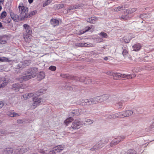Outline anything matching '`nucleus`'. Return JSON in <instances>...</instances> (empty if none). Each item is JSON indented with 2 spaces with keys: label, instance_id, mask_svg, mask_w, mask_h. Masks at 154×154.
<instances>
[{
  "label": "nucleus",
  "instance_id": "obj_1",
  "mask_svg": "<svg viewBox=\"0 0 154 154\" xmlns=\"http://www.w3.org/2000/svg\"><path fill=\"white\" fill-rule=\"evenodd\" d=\"M42 91L43 90L42 89L40 90L39 92H37L35 94H33V93L26 94L23 95V98H22L24 100H26L33 96V103L32 106H33V108L34 109L38 106L40 105L41 102V98H38V96L41 95L42 93L43 92Z\"/></svg>",
  "mask_w": 154,
  "mask_h": 154
},
{
  "label": "nucleus",
  "instance_id": "obj_2",
  "mask_svg": "<svg viewBox=\"0 0 154 154\" xmlns=\"http://www.w3.org/2000/svg\"><path fill=\"white\" fill-rule=\"evenodd\" d=\"M20 17L22 20L27 18H29V16H27L28 8L26 7H25L23 3L20 4L18 6Z\"/></svg>",
  "mask_w": 154,
  "mask_h": 154
},
{
  "label": "nucleus",
  "instance_id": "obj_3",
  "mask_svg": "<svg viewBox=\"0 0 154 154\" xmlns=\"http://www.w3.org/2000/svg\"><path fill=\"white\" fill-rule=\"evenodd\" d=\"M81 125H83V124L80 121L78 120H75L72 122L71 127H68V130L70 131V132L74 133L73 132V130L79 129Z\"/></svg>",
  "mask_w": 154,
  "mask_h": 154
},
{
  "label": "nucleus",
  "instance_id": "obj_4",
  "mask_svg": "<svg viewBox=\"0 0 154 154\" xmlns=\"http://www.w3.org/2000/svg\"><path fill=\"white\" fill-rule=\"evenodd\" d=\"M80 104L82 105H90L91 104H96L97 103V101L96 100V97L93 98L82 100L79 102Z\"/></svg>",
  "mask_w": 154,
  "mask_h": 154
},
{
  "label": "nucleus",
  "instance_id": "obj_5",
  "mask_svg": "<svg viewBox=\"0 0 154 154\" xmlns=\"http://www.w3.org/2000/svg\"><path fill=\"white\" fill-rule=\"evenodd\" d=\"M31 70V69H28V71L25 74V75L22 77V79L24 81H26L35 76V75L32 72Z\"/></svg>",
  "mask_w": 154,
  "mask_h": 154
},
{
  "label": "nucleus",
  "instance_id": "obj_6",
  "mask_svg": "<svg viewBox=\"0 0 154 154\" xmlns=\"http://www.w3.org/2000/svg\"><path fill=\"white\" fill-rule=\"evenodd\" d=\"M126 115L125 112H123L110 115L108 116V118L110 119L112 118L115 119L118 117L122 118L126 117Z\"/></svg>",
  "mask_w": 154,
  "mask_h": 154
},
{
  "label": "nucleus",
  "instance_id": "obj_7",
  "mask_svg": "<svg viewBox=\"0 0 154 154\" xmlns=\"http://www.w3.org/2000/svg\"><path fill=\"white\" fill-rule=\"evenodd\" d=\"M105 73L107 75L112 76L114 79L118 80L120 78V73L115 72H114L109 71L106 72Z\"/></svg>",
  "mask_w": 154,
  "mask_h": 154
},
{
  "label": "nucleus",
  "instance_id": "obj_8",
  "mask_svg": "<svg viewBox=\"0 0 154 154\" xmlns=\"http://www.w3.org/2000/svg\"><path fill=\"white\" fill-rule=\"evenodd\" d=\"M125 138V137L124 136H120L114 139L110 143V146H114L115 145L118 143L120 141L123 140Z\"/></svg>",
  "mask_w": 154,
  "mask_h": 154
},
{
  "label": "nucleus",
  "instance_id": "obj_9",
  "mask_svg": "<svg viewBox=\"0 0 154 154\" xmlns=\"http://www.w3.org/2000/svg\"><path fill=\"white\" fill-rule=\"evenodd\" d=\"M109 95H104L101 96L96 97L97 103H101L106 100L109 98Z\"/></svg>",
  "mask_w": 154,
  "mask_h": 154
},
{
  "label": "nucleus",
  "instance_id": "obj_10",
  "mask_svg": "<svg viewBox=\"0 0 154 154\" xmlns=\"http://www.w3.org/2000/svg\"><path fill=\"white\" fill-rule=\"evenodd\" d=\"M79 81L85 84H88L91 82V79L89 77H85L84 76H82L79 79Z\"/></svg>",
  "mask_w": 154,
  "mask_h": 154
},
{
  "label": "nucleus",
  "instance_id": "obj_11",
  "mask_svg": "<svg viewBox=\"0 0 154 154\" xmlns=\"http://www.w3.org/2000/svg\"><path fill=\"white\" fill-rule=\"evenodd\" d=\"M76 46L78 47H91L93 46V44L88 43H80L75 45Z\"/></svg>",
  "mask_w": 154,
  "mask_h": 154
},
{
  "label": "nucleus",
  "instance_id": "obj_12",
  "mask_svg": "<svg viewBox=\"0 0 154 154\" xmlns=\"http://www.w3.org/2000/svg\"><path fill=\"white\" fill-rule=\"evenodd\" d=\"M24 28L25 29L26 34L31 35L32 33V30L29 26L27 24H24L23 25Z\"/></svg>",
  "mask_w": 154,
  "mask_h": 154
},
{
  "label": "nucleus",
  "instance_id": "obj_13",
  "mask_svg": "<svg viewBox=\"0 0 154 154\" xmlns=\"http://www.w3.org/2000/svg\"><path fill=\"white\" fill-rule=\"evenodd\" d=\"M91 29H92L93 30L94 29V26L92 25L90 26H87L84 29L80 31V32L82 34H83Z\"/></svg>",
  "mask_w": 154,
  "mask_h": 154
},
{
  "label": "nucleus",
  "instance_id": "obj_14",
  "mask_svg": "<svg viewBox=\"0 0 154 154\" xmlns=\"http://www.w3.org/2000/svg\"><path fill=\"white\" fill-rule=\"evenodd\" d=\"M84 5L83 4H80L78 5H75L74 6H71L67 10V11L75 9H76L78 8L79 7H83Z\"/></svg>",
  "mask_w": 154,
  "mask_h": 154
},
{
  "label": "nucleus",
  "instance_id": "obj_15",
  "mask_svg": "<svg viewBox=\"0 0 154 154\" xmlns=\"http://www.w3.org/2000/svg\"><path fill=\"white\" fill-rule=\"evenodd\" d=\"M64 148V146L63 145H61L57 146L54 148L53 151L57 152H60Z\"/></svg>",
  "mask_w": 154,
  "mask_h": 154
},
{
  "label": "nucleus",
  "instance_id": "obj_16",
  "mask_svg": "<svg viewBox=\"0 0 154 154\" xmlns=\"http://www.w3.org/2000/svg\"><path fill=\"white\" fill-rule=\"evenodd\" d=\"M97 20V18L96 17H92L87 19L88 22L91 23H95Z\"/></svg>",
  "mask_w": 154,
  "mask_h": 154
},
{
  "label": "nucleus",
  "instance_id": "obj_17",
  "mask_svg": "<svg viewBox=\"0 0 154 154\" xmlns=\"http://www.w3.org/2000/svg\"><path fill=\"white\" fill-rule=\"evenodd\" d=\"M141 47L142 46L140 44V43L135 44L132 46L133 50L135 51H137L140 50Z\"/></svg>",
  "mask_w": 154,
  "mask_h": 154
},
{
  "label": "nucleus",
  "instance_id": "obj_18",
  "mask_svg": "<svg viewBox=\"0 0 154 154\" xmlns=\"http://www.w3.org/2000/svg\"><path fill=\"white\" fill-rule=\"evenodd\" d=\"M50 22L54 27L57 26L59 24V21L56 19H52L50 20Z\"/></svg>",
  "mask_w": 154,
  "mask_h": 154
},
{
  "label": "nucleus",
  "instance_id": "obj_19",
  "mask_svg": "<svg viewBox=\"0 0 154 154\" xmlns=\"http://www.w3.org/2000/svg\"><path fill=\"white\" fill-rule=\"evenodd\" d=\"M31 35H29L26 34V35H24L23 36L24 38L25 41L28 43H29L31 41Z\"/></svg>",
  "mask_w": 154,
  "mask_h": 154
},
{
  "label": "nucleus",
  "instance_id": "obj_20",
  "mask_svg": "<svg viewBox=\"0 0 154 154\" xmlns=\"http://www.w3.org/2000/svg\"><path fill=\"white\" fill-rule=\"evenodd\" d=\"M45 77V74L43 72H40L38 75L37 78L38 80H41Z\"/></svg>",
  "mask_w": 154,
  "mask_h": 154
},
{
  "label": "nucleus",
  "instance_id": "obj_21",
  "mask_svg": "<svg viewBox=\"0 0 154 154\" xmlns=\"http://www.w3.org/2000/svg\"><path fill=\"white\" fill-rule=\"evenodd\" d=\"M100 143L98 145L97 144L96 145L94 146L93 148H91L90 149L92 151H94L102 148L103 146V143H101V144H100L99 146H98L100 145Z\"/></svg>",
  "mask_w": 154,
  "mask_h": 154
},
{
  "label": "nucleus",
  "instance_id": "obj_22",
  "mask_svg": "<svg viewBox=\"0 0 154 154\" xmlns=\"http://www.w3.org/2000/svg\"><path fill=\"white\" fill-rule=\"evenodd\" d=\"M123 51L122 52V54L124 57H126L128 56V48L127 47H125L124 48L123 47L122 48Z\"/></svg>",
  "mask_w": 154,
  "mask_h": 154
},
{
  "label": "nucleus",
  "instance_id": "obj_23",
  "mask_svg": "<svg viewBox=\"0 0 154 154\" xmlns=\"http://www.w3.org/2000/svg\"><path fill=\"white\" fill-rule=\"evenodd\" d=\"M84 122L83 124V125H88L92 124L93 123V121L92 120L87 119L84 121Z\"/></svg>",
  "mask_w": 154,
  "mask_h": 154
},
{
  "label": "nucleus",
  "instance_id": "obj_24",
  "mask_svg": "<svg viewBox=\"0 0 154 154\" xmlns=\"http://www.w3.org/2000/svg\"><path fill=\"white\" fill-rule=\"evenodd\" d=\"M73 120V119L71 117H69L67 118L64 121V123L66 126L68 125L69 123L71 122Z\"/></svg>",
  "mask_w": 154,
  "mask_h": 154
},
{
  "label": "nucleus",
  "instance_id": "obj_25",
  "mask_svg": "<svg viewBox=\"0 0 154 154\" xmlns=\"http://www.w3.org/2000/svg\"><path fill=\"white\" fill-rule=\"evenodd\" d=\"M11 61V60H9L8 58L5 57H0V62H10Z\"/></svg>",
  "mask_w": 154,
  "mask_h": 154
},
{
  "label": "nucleus",
  "instance_id": "obj_26",
  "mask_svg": "<svg viewBox=\"0 0 154 154\" xmlns=\"http://www.w3.org/2000/svg\"><path fill=\"white\" fill-rule=\"evenodd\" d=\"M125 7L122 5L120 6L114 8V10L115 11H119L122 10H123Z\"/></svg>",
  "mask_w": 154,
  "mask_h": 154
},
{
  "label": "nucleus",
  "instance_id": "obj_27",
  "mask_svg": "<svg viewBox=\"0 0 154 154\" xmlns=\"http://www.w3.org/2000/svg\"><path fill=\"white\" fill-rule=\"evenodd\" d=\"M13 151L12 148H7L6 150L4 151V154H12Z\"/></svg>",
  "mask_w": 154,
  "mask_h": 154
},
{
  "label": "nucleus",
  "instance_id": "obj_28",
  "mask_svg": "<svg viewBox=\"0 0 154 154\" xmlns=\"http://www.w3.org/2000/svg\"><path fill=\"white\" fill-rule=\"evenodd\" d=\"M27 151V149L23 148L20 149L19 151L17 150V154H22Z\"/></svg>",
  "mask_w": 154,
  "mask_h": 154
},
{
  "label": "nucleus",
  "instance_id": "obj_29",
  "mask_svg": "<svg viewBox=\"0 0 154 154\" xmlns=\"http://www.w3.org/2000/svg\"><path fill=\"white\" fill-rule=\"evenodd\" d=\"M11 16L12 19L15 21H16L18 18L17 15L13 13L11 14Z\"/></svg>",
  "mask_w": 154,
  "mask_h": 154
},
{
  "label": "nucleus",
  "instance_id": "obj_30",
  "mask_svg": "<svg viewBox=\"0 0 154 154\" xmlns=\"http://www.w3.org/2000/svg\"><path fill=\"white\" fill-rule=\"evenodd\" d=\"M125 112L126 114V117L130 116L133 113V111L130 110H127L125 111Z\"/></svg>",
  "mask_w": 154,
  "mask_h": 154
},
{
  "label": "nucleus",
  "instance_id": "obj_31",
  "mask_svg": "<svg viewBox=\"0 0 154 154\" xmlns=\"http://www.w3.org/2000/svg\"><path fill=\"white\" fill-rule=\"evenodd\" d=\"M137 10V9L136 8H132L131 9H128L127 10V12L128 14H132L134 12H135Z\"/></svg>",
  "mask_w": 154,
  "mask_h": 154
},
{
  "label": "nucleus",
  "instance_id": "obj_32",
  "mask_svg": "<svg viewBox=\"0 0 154 154\" xmlns=\"http://www.w3.org/2000/svg\"><path fill=\"white\" fill-rule=\"evenodd\" d=\"M37 12V11L35 10L31 12L30 13H28L27 16L29 17V18L36 14Z\"/></svg>",
  "mask_w": 154,
  "mask_h": 154
},
{
  "label": "nucleus",
  "instance_id": "obj_33",
  "mask_svg": "<svg viewBox=\"0 0 154 154\" xmlns=\"http://www.w3.org/2000/svg\"><path fill=\"white\" fill-rule=\"evenodd\" d=\"M7 16V13L5 11H3L1 14L0 16L1 19H4Z\"/></svg>",
  "mask_w": 154,
  "mask_h": 154
},
{
  "label": "nucleus",
  "instance_id": "obj_34",
  "mask_svg": "<svg viewBox=\"0 0 154 154\" xmlns=\"http://www.w3.org/2000/svg\"><path fill=\"white\" fill-rule=\"evenodd\" d=\"M8 83V81L5 80L3 81L2 83L0 84V87H5V86Z\"/></svg>",
  "mask_w": 154,
  "mask_h": 154
},
{
  "label": "nucleus",
  "instance_id": "obj_35",
  "mask_svg": "<svg viewBox=\"0 0 154 154\" xmlns=\"http://www.w3.org/2000/svg\"><path fill=\"white\" fill-rule=\"evenodd\" d=\"M79 110H75L73 111L72 112V114H73V116H77L80 114V113H79Z\"/></svg>",
  "mask_w": 154,
  "mask_h": 154
},
{
  "label": "nucleus",
  "instance_id": "obj_36",
  "mask_svg": "<svg viewBox=\"0 0 154 154\" xmlns=\"http://www.w3.org/2000/svg\"><path fill=\"white\" fill-rule=\"evenodd\" d=\"M128 18L129 17L127 15L122 16L120 18V19L122 20H127Z\"/></svg>",
  "mask_w": 154,
  "mask_h": 154
},
{
  "label": "nucleus",
  "instance_id": "obj_37",
  "mask_svg": "<svg viewBox=\"0 0 154 154\" xmlns=\"http://www.w3.org/2000/svg\"><path fill=\"white\" fill-rule=\"evenodd\" d=\"M99 35L104 38H106L108 37V36L107 34L106 33L103 32H101L99 34Z\"/></svg>",
  "mask_w": 154,
  "mask_h": 154
},
{
  "label": "nucleus",
  "instance_id": "obj_38",
  "mask_svg": "<svg viewBox=\"0 0 154 154\" xmlns=\"http://www.w3.org/2000/svg\"><path fill=\"white\" fill-rule=\"evenodd\" d=\"M135 76V75H133L132 76V75L130 74H126V79H130L133 78Z\"/></svg>",
  "mask_w": 154,
  "mask_h": 154
},
{
  "label": "nucleus",
  "instance_id": "obj_39",
  "mask_svg": "<svg viewBox=\"0 0 154 154\" xmlns=\"http://www.w3.org/2000/svg\"><path fill=\"white\" fill-rule=\"evenodd\" d=\"M56 69V67L53 66H51L49 67V69L52 71H55Z\"/></svg>",
  "mask_w": 154,
  "mask_h": 154
},
{
  "label": "nucleus",
  "instance_id": "obj_40",
  "mask_svg": "<svg viewBox=\"0 0 154 154\" xmlns=\"http://www.w3.org/2000/svg\"><path fill=\"white\" fill-rule=\"evenodd\" d=\"M64 5L63 4H60L57 5V7L58 9H60L63 8L64 7Z\"/></svg>",
  "mask_w": 154,
  "mask_h": 154
},
{
  "label": "nucleus",
  "instance_id": "obj_41",
  "mask_svg": "<svg viewBox=\"0 0 154 154\" xmlns=\"http://www.w3.org/2000/svg\"><path fill=\"white\" fill-rule=\"evenodd\" d=\"M50 4L48 2H47V0L45 1V2H44V3L43 4V6L44 7H45L48 5H49Z\"/></svg>",
  "mask_w": 154,
  "mask_h": 154
},
{
  "label": "nucleus",
  "instance_id": "obj_42",
  "mask_svg": "<svg viewBox=\"0 0 154 154\" xmlns=\"http://www.w3.org/2000/svg\"><path fill=\"white\" fill-rule=\"evenodd\" d=\"M116 106L119 108H120L122 106V104L121 103H119L116 104Z\"/></svg>",
  "mask_w": 154,
  "mask_h": 154
},
{
  "label": "nucleus",
  "instance_id": "obj_43",
  "mask_svg": "<svg viewBox=\"0 0 154 154\" xmlns=\"http://www.w3.org/2000/svg\"><path fill=\"white\" fill-rule=\"evenodd\" d=\"M126 74H122L120 73V78H122L126 79Z\"/></svg>",
  "mask_w": 154,
  "mask_h": 154
},
{
  "label": "nucleus",
  "instance_id": "obj_44",
  "mask_svg": "<svg viewBox=\"0 0 154 154\" xmlns=\"http://www.w3.org/2000/svg\"><path fill=\"white\" fill-rule=\"evenodd\" d=\"M147 16V14H143L140 15V17L142 18H145Z\"/></svg>",
  "mask_w": 154,
  "mask_h": 154
},
{
  "label": "nucleus",
  "instance_id": "obj_45",
  "mask_svg": "<svg viewBox=\"0 0 154 154\" xmlns=\"http://www.w3.org/2000/svg\"><path fill=\"white\" fill-rule=\"evenodd\" d=\"M19 87H13L12 89L13 90H14L15 91V92H16L17 91H18L19 90Z\"/></svg>",
  "mask_w": 154,
  "mask_h": 154
},
{
  "label": "nucleus",
  "instance_id": "obj_46",
  "mask_svg": "<svg viewBox=\"0 0 154 154\" xmlns=\"http://www.w3.org/2000/svg\"><path fill=\"white\" fill-rule=\"evenodd\" d=\"M0 44H5L6 43V41L5 40H0Z\"/></svg>",
  "mask_w": 154,
  "mask_h": 154
},
{
  "label": "nucleus",
  "instance_id": "obj_47",
  "mask_svg": "<svg viewBox=\"0 0 154 154\" xmlns=\"http://www.w3.org/2000/svg\"><path fill=\"white\" fill-rule=\"evenodd\" d=\"M4 104L3 102L0 101V109L2 107Z\"/></svg>",
  "mask_w": 154,
  "mask_h": 154
},
{
  "label": "nucleus",
  "instance_id": "obj_48",
  "mask_svg": "<svg viewBox=\"0 0 154 154\" xmlns=\"http://www.w3.org/2000/svg\"><path fill=\"white\" fill-rule=\"evenodd\" d=\"M9 116L11 117H14V113L12 112H10L9 113Z\"/></svg>",
  "mask_w": 154,
  "mask_h": 154
},
{
  "label": "nucleus",
  "instance_id": "obj_49",
  "mask_svg": "<svg viewBox=\"0 0 154 154\" xmlns=\"http://www.w3.org/2000/svg\"><path fill=\"white\" fill-rule=\"evenodd\" d=\"M17 122L18 123H23V120L21 119L18 120L17 121Z\"/></svg>",
  "mask_w": 154,
  "mask_h": 154
},
{
  "label": "nucleus",
  "instance_id": "obj_50",
  "mask_svg": "<svg viewBox=\"0 0 154 154\" xmlns=\"http://www.w3.org/2000/svg\"><path fill=\"white\" fill-rule=\"evenodd\" d=\"M61 75L63 78H66L67 77V75L66 74H62Z\"/></svg>",
  "mask_w": 154,
  "mask_h": 154
},
{
  "label": "nucleus",
  "instance_id": "obj_51",
  "mask_svg": "<svg viewBox=\"0 0 154 154\" xmlns=\"http://www.w3.org/2000/svg\"><path fill=\"white\" fill-rule=\"evenodd\" d=\"M4 131H2V130H0V135H2V134H4Z\"/></svg>",
  "mask_w": 154,
  "mask_h": 154
},
{
  "label": "nucleus",
  "instance_id": "obj_52",
  "mask_svg": "<svg viewBox=\"0 0 154 154\" xmlns=\"http://www.w3.org/2000/svg\"><path fill=\"white\" fill-rule=\"evenodd\" d=\"M14 113V117L17 116H19V115L17 113Z\"/></svg>",
  "mask_w": 154,
  "mask_h": 154
},
{
  "label": "nucleus",
  "instance_id": "obj_53",
  "mask_svg": "<svg viewBox=\"0 0 154 154\" xmlns=\"http://www.w3.org/2000/svg\"><path fill=\"white\" fill-rule=\"evenodd\" d=\"M28 2L29 4L32 3L33 1V0H28Z\"/></svg>",
  "mask_w": 154,
  "mask_h": 154
},
{
  "label": "nucleus",
  "instance_id": "obj_54",
  "mask_svg": "<svg viewBox=\"0 0 154 154\" xmlns=\"http://www.w3.org/2000/svg\"><path fill=\"white\" fill-rule=\"evenodd\" d=\"M52 0H47V2H48V3H49V4H50Z\"/></svg>",
  "mask_w": 154,
  "mask_h": 154
},
{
  "label": "nucleus",
  "instance_id": "obj_55",
  "mask_svg": "<svg viewBox=\"0 0 154 154\" xmlns=\"http://www.w3.org/2000/svg\"><path fill=\"white\" fill-rule=\"evenodd\" d=\"M3 2L4 0H0V3H2V4H3Z\"/></svg>",
  "mask_w": 154,
  "mask_h": 154
},
{
  "label": "nucleus",
  "instance_id": "obj_56",
  "mask_svg": "<svg viewBox=\"0 0 154 154\" xmlns=\"http://www.w3.org/2000/svg\"><path fill=\"white\" fill-rule=\"evenodd\" d=\"M104 60H108V58L107 57H105L104 58Z\"/></svg>",
  "mask_w": 154,
  "mask_h": 154
},
{
  "label": "nucleus",
  "instance_id": "obj_57",
  "mask_svg": "<svg viewBox=\"0 0 154 154\" xmlns=\"http://www.w3.org/2000/svg\"><path fill=\"white\" fill-rule=\"evenodd\" d=\"M2 23H1L0 22V28H1V27H2Z\"/></svg>",
  "mask_w": 154,
  "mask_h": 154
},
{
  "label": "nucleus",
  "instance_id": "obj_58",
  "mask_svg": "<svg viewBox=\"0 0 154 154\" xmlns=\"http://www.w3.org/2000/svg\"><path fill=\"white\" fill-rule=\"evenodd\" d=\"M2 9V7L0 5V11H1V9Z\"/></svg>",
  "mask_w": 154,
  "mask_h": 154
},
{
  "label": "nucleus",
  "instance_id": "obj_59",
  "mask_svg": "<svg viewBox=\"0 0 154 154\" xmlns=\"http://www.w3.org/2000/svg\"><path fill=\"white\" fill-rule=\"evenodd\" d=\"M100 40H101V41H100V42H101L102 41V40H103V39H101V38H100Z\"/></svg>",
  "mask_w": 154,
  "mask_h": 154
},
{
  "label": "nucleus",
  "instance_id": "obj_60",
  "mask_svg": "<svg viewBox=\"0 0 154 154\" xmlns=\"http://www.w3.org/2000/svg\"><path fill=\"white\" fill-rule=\"evenodd\" d=\"M51 152H50V154H51Z\"/></svg>",
  "mask_w": 154,
  "mask_h": 154
},
{
  "label": "nucleus",
  "instance_id": "obj_61",
  "mask_svg": "<svg viewBox=\"0 0 154 154\" xmlns=\"http://www.w3.org/2000/svg\"><path fill=\"white\" fill-rule=\"evenodd\" d=\"M17 87H18V85H17Z\"/></svg>",
  "mask_w": 154,
  "mask_h": 154
},
{
  "label": "nucleus",
  "instance_id": "obj_62",
  "mask_svg": "<svg viewBox=\"0 0 154 154\" xmlns=\"http://www.w3.org/2000/svg\"><path fill=\"white\" fill-rule=\"evenodd\" d=\"M1 87H0V88H1Z\"/></svg>",
  "mask_w": 154,
  "mask_h": 154
}]
</instances>
